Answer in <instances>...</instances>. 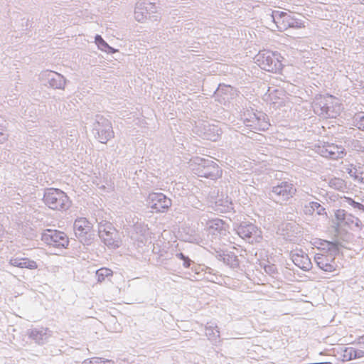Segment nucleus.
I'll use <instances>...</instances> for the list:
<instances>
[{"instance_id": "obj_1", "label": "nucleus", "mask_w": 364, "mask_h": 364, "mask_svg": "<svg viewBox=\"0 0 364 364\" xmlns=\"http://www.w3.org/2000/svg\"><path fill=\"white\" fill-rule=\"evenodd\" d=\"M283 60L281 53L269 50L259 52L257 57V64L262 70L274 73L282 71Z\"/></svg>"}, {"instance_id": "obj_2", "label": "nucleus", "mask_w": 364, "mask_h": 364, "mask_svg": "<svg viewBox=\"0 0 364 364\" xmlns=\"http://www.w3.org/2000/svg\"><path fill=\"white\" fill-rule=\"evenodd\" d=\"M45 204L55 210H65L71 205V200L67 194L58 188H49L43 196Z\"/></svg>"}, {"instance_id": "obj_3", "label": "nucleus", "mask_w": 364, "mask_h": 364, "mask_svg": "<svg viewBox=\"0 0 364 364\" xmlns=\"http://www.w3.org/2000/svg\"><path fill=\"white\" fill-rule=\"evenodd\" d=\"M272 16L279 31H284L291 28L299 29L305 27V23L303 21L295 18L290 13L273 11Z\"/></svg>"}, {"instance_id": "obj_4", "label": "nucleus", "mask_w": 364, "mask_h": 364, "mask_svg": "<svg viewBox=\"0 0 364 364\" xmlns=\"http://www.w3.org/2000/svg\"><path fill=\"white\" fill-rule=\"evenodd\" d=\"M320 101L315 104V109L320 114L328 117L336 118L340 114L341 105L338 102L336 98L332 95L327 97L320 96Z\"/></svg>"}, {"instance_id": "obj_5", "label": "nucleus", "mask_w": 364, "mask_h": 364, "mask_svg": "<svg viewBox=\"0 0 364 364\" xmlns=\"http://www.w3.org/2000/svg\"><path fill=\"white\" fill-rule=\"evenodd\" d=\"M99 236L104 243L109 247H118L121 240L118 235L117 230L109 222H102L99 225Z\"/></svg>"}, {"instance_id": "obj_6", "label": "nucleus", "mask_w": 364, "mask_h": 364, "mask_svg": "<svg viewBox=\"0 0 364 364\" xmlns=\"http://www.w3.org/2000/svg\"><path fill=\"white\" fill-rule=\"evenodd\" d=\"M42 240L48 245L57 248L66 247L69 244L67 235L58 230H46L42 235Z\"/></svg>"}, {"instance_id": "obj_7", "label": "nucleus", "mask_w": 364, "mask_h": 364, "mask_svg": "<svg viewBox=\"0 0 364 364\" xmlns=\"http://www.w3.org/2000/svg\"><path fill=\"white\" fill-rule=\"evenodd\" d=\"M237 233L242 239L247 240L251 243L260 242L262 240L261 230L252 224L240 225Z\"/></svg>"}, {"instance_id": "obj_8", "label": "nucleus", "mask_w": 364, "mask_h": 364, "mask_svg": "<svg viewBox=\"0 0 364 364\" xmlns=\"http://www.w3.org/2000/svg\"><path fill=\"white\" fill-rule=\"evenodd\" d=\"M149 205L155 212H165L171 205V200L161 193H153L149 196Z\"/></svg>"}, {"instance_id": "obj_9", "label": "nucleus", "mask_w": 364, "mask_h": 364, "mask_svg": "<svg viewBox=\"0 0 364 364\" xmlns=\"http://www.w3.org/2000/svg\"><path fill=\"white\" fill-rule=\"evenodd\" d=\"M92 225L85 218H80L74 223V231L75 235L82 242H87L92 232Z\"/></svg>"}, {"instance_id": "obj_10", "label": "nucleus", "mask_w": 364, "mask_h": 364, "mask_svg": "<svg viewBox=\"0 0 364 364\" xmlns=\"http://www.w3.org/2000/svg\"><path fill=\"white\" fill-rule=\"evenodd\" d=\"M318 151L322 156L333 160L342 159L346 155L345 149L335 144H324L319 147Z\"/></svg>"}, {"instance_id": "obj_11", "label": "nucleus", "mask_w": 364, "mask_h": 364, "mask_svg": "<svg viewBox=\"0 0 364 364\" xmlns=\"http://www.w3.org/2000/svg\"><path fill=\"white\" fill-rule=\"evenodd\" d=\"M315 260L317 265L325 272H332L337 268L334 256L331 254H318Z\"/></svg>"}, {"instance_id": "obj_12", "label": "nucleus", "mask_w": 364, "mask_h": 364, "mask_svg": "<svg viewBox=\"0 0 364 364\" xmlns=\"http://www.w3.org/2000/svg\"><path fill=\"white\" fill-rule=\"evenodd\" d=\"M273 192L276 195L281 196L283 199L287 200L295 195L296 189L291 183L282 182L279 185L273 188Z\"/></svg>"}, {"instance_id": "obj_13", "label": "nucleus", "mask_w": 364, "mask_h": 364, "mask_svg": "<svg viewBox=\"0 0 364 364\" xmlns=\"http://www.w3.org/2000/svg\"><path fill=\"white\" fill-rule=\"evenodd\" d=\"M341 356L343 362L360 359L364 358V350L351 346L345 347L341 350Z\"/></svg>"}, {"instance_id": "obj_14", "label": "nucleus", "mask_w": 364, "mask_h": 364, "mask_svg": "<svg viewBox=\"0 0 364 364\" xmlns=\"http://www.w3.org/2000/svg\"><path fill=\"white\" fill-rule=\"evenodd\" d=\"M9 263L11 265L19 268H26L29 269H36L38 268L36 262L27 257L11 258L9 261Z\"/></svg>"}, {"instance_id": "obj_15", "label": "nucleus", "mask_w": 364, "mask_h": 364, "mask_svg": "<svg viewBox=\"0 0 364 364\" xmlns=\"http://www.w3.org/2000/svg\"><path fill=\"white\" fill-rule=\"evenodd\" d=\"M293 262L299 268L305 270L309 269L311 264L306 255H294Z\"/></svg>"}, {"instance_id": "obj_16", "label": "nucleus", "mask_w": 364, "mask_h": 364, "mask_svg": "<svg viewBox=\"0 0 364 364\" xmlns=\"http://www.w3.org/2000/svg\"><path fill=\"white\" fill-rule=\"evenodd\" d=\"M208 171L204 173V176L215 179L221 176L222 171L216 164L212 163L207 166Z\"/></svg>"}, {"instance_id": "obj_17", "label": "nucleus", "mask_w": 364, "mask_h": 364, "mask_svg": "<svg viewBox=\"0 0 364 364\" xmlns=\"http://www.w3.org/2000/svg\"><path fill=\"white\" fill-rule=\"evenodd\" d=\"M112 269L106 267H102L97 270L96 276L97 278V281L99 282H104L107 278L111 277L112 276Z\"/></svg>"}, {"instance_id": "obj_18", "label": "nucleus", "mask_w": 364, "mask_h": 364, "mask_svg": "<svg viewBox=\"0 0 364 364\" xmlns=\"http://www.w3.org/2000/svg\"><path fill=\"white\" fill-rule=\"evenodd\" d=\"M82 364H114L112 360L94 357L84 360Z\"/></svg>"}, {"instance_id": "obj_19", "label": "nucleus", "mask_w": 364, "mask_h": 364, "mask_svg": "<svg viewBox=\"0 0 364 364\" xmlns=\"http://www.w3.org/2000/svg\"><path fill=\"white\" fill-rule=\"evenodd\" d=\"M329 186L336 190H341L345 187V182L343 179L335 177L330 180Z\"/></svg>"}, {"instance_id": "obj_20", "label": "nucleus", "mask_w": 364, "mask_h": 364, "mask_svg": "<svg viewBox=\"0 0 364 364\" xmlns=\"http://www.w3.org/2000/svg\"><path fill=\"white\" fill-rule=\"evenodd\" d=\"M355 125L358 129L364 130V115L358 114L355 117Z\"/></svg>"}, {"instance_id": "obj_21", "label": "nucleus", "mask_w": 364, "mask_h": 364, "mask_svg": "<svg viewBox=\"0 0 364 364\" xmlns=\"http://www.w3.org/2000/svg\"><path fill=\"white\" fill-rule=\"evenodd\" d=\"M345 198L346 199L347 202L353 207L364 210V205L361 203L355 202L352 198L348 197H346Z\"/></svg>"}, {"instance_id": "obj_22", "label": "nucleus", "mask_w": 364, "mask_h": 364, "mask_svg": "<svg viewBox=\"0 0 364 364\" xmlns=\"http://www.w3.org/2000/svg\"><path fill=\"white\" fill-rule=\"evenodd\" d=\"M223 224V220H220V219H215V220H210L208 221V225L209 227V228H214L215 226H220Z\"/></svg>"}, {"instance_id": "obj_23", "label": "nucleus", "mask_w": 364, "mask_h": 364, "mask_svg": "<svg viewBox=\"0 0 364 364\" xmlns=\"http://www.w3.org/2000/svg\"><path fill=\"white\" fill-rule=\"evenodd\" d=\"M335 216L338 220H343L346 217V213L344 210H337L335 213Z\"/></svg>"}, {"instance_id": "obj_24", "label": "nucleus", "mask_w": 364, "mask_h": 364, "mask_svg": "<svg viewBox=\"0 0 364 364\" xmlns=\"http://www.w3.org/2000/svg\"><path fill=\"white\" fill-rule=\"evenodd\" d=\"M95 41L96 43L99 44H102L107 46V43L105 42V41L102 39V38L100 36H97L95 37Z\"/></svg>"}, {"instance_id": "obj_25", "label": "nucleus", "mask_w": 364, "mask_h": 364, "mask_svg": "<svg viewBox=\"0 0 364 364\" xmlns=\"http://www.w3.org/2000/svg\"><path fill=\"white\" fill-rule=\"evenodd\" d=\"M311 204V208L314 209L318 208L321 207V205L317 202H312Z\"/></svg>"}, {"instance_id": "obj_26", "label": "nucleus", "mask_w": 364, "mask_h": 364, "mask_svg": "<svg viewBox=\"0 0 364 364\" xmlns=\"http://www.w3.org/2000/svg\"><path fill=\"white\" fill-rule=\"evenodd\" d=\"M354 178H355V179H357V180H358V181H359L360 182H361V183H364V178H363V177H360V176H358V175H355V176H354Z\"/></svg>"}, {"instance_id": "obj_27", "label": "nucleus", "mask_w": 364, "mask_h": 364, "mask_svg": "<svg viewBox=\"0 0 364 364\" xmlns=\"http://www.w3.org/2000/svg\"><path fill=\"white\" fill-rule=\"evenodd\" d=\"M190 265H191L190 260H189V259H186V260H185V262H184V266H185L186 267H190Z\"/></svg>"}, {"instance_id": "obj_28", "label": "nucleus", "mask_w": 364, "mask_h": 364, "mask_svg": "<svg viewBox=\"0 0 364 364\" xmlns=\"http://www.w3.org/2000/svg\"><path fill=\"white\" fill-rule=\"evenodd\" d=\"M318 364H333L331 362H323V363H319Z\"/></svg>"}, {"instance_id": "obj_29", "label": "nucleus", "mask_w": 364, "mask_h": 364, "mask_svg": "<svg viewBox=\"0 0 364 364\" xmlns=\"http://www.w3.org/2000/svg\"><path fill=\"white\" fill-rule=\"evenodd\" d=\"M359 339H360V340H362V341H363V344H364V335H363V336H362L361 337H360V338H359Z\"/></svg>"}, {"instance_id": "obj_30", "label": "nucleus", "mask_w": 364, "mask_h": 364, "mask_svg": "<svg viewBox=\"0 0 364 364\" xmlns=\"http://www.w3.org/2000/svg\"><path fill=\"white\" fill-rule=\"evenodd\" d=\"M136 18H137V19H138V21H139V20H140V19L139 18V16H138V15H136Z\"/></svg>"}]
</instances>
